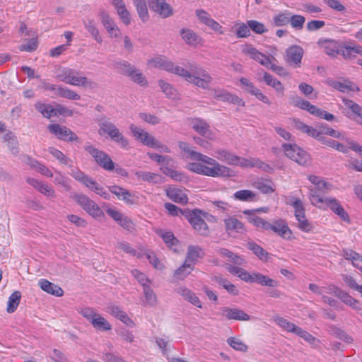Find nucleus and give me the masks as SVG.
<instances>
[{"instance_id":"obj_58","label":"nucleus","mask_w":362,"mask_h":362,"mask_svg":"<svg viewBox=\"0 0 362 362\" xmlns=\"http://www.w3.org/2000/svg\"><path fill=\"white\" fill-rule=\"evenodd\" d=\"M305 22V18L301 15H290L289 23L296 30H301Z\"/></svg>"},{"instance_id":"obj_48","label":"nucleus","mask_w":362,"mask_h":362,"mask_svg":"<svg viewBox=\"0 0 362 362\" xmlns=\"http://www.w3.org/2000/svg\"><path fill=\"white\" fill-rule=\"evenodd\" d=\"M83 25L92 37L99 43L102 42V37L100 35L99 30L96 28L93 20L88 19L83 21Z\"/></svg>"},{"instance_id":"obj_35","label":"nucleus","mask_w":362,"mask_h":362,"mask_svg":"<svg viewBox=\"0 0 362 362\" xmlns=\"http://www.w3.org/2000/svg\"><path fill=\"white\" fill-rule=\"evenodd\" d=\"M212 280L219 285L222 286L229 293L237 296L239 293L236 286L231 284L227 279L222 275L218 274L212 277Z\"/></svg>"},{"instance_id":"obj_8","label":"nucleus","mask_w":362,"mask_h":362,"mask_svg":"<svg viewBox=\"0 0 362 362\" xmlns=\"http://www.w3.org/2000/svg\"><path fill=\"white\" fill-rule=\"evenodd\" d=\"M84 149L94 158L95 161L101 168L109 171L114 170L115 163L106 153L96 148L90 144H86Z\"/></svg>"},{"instance_id":"obj_39","label":"nucleus","mask_w":362,"mask_h":362,"mask_svg":"<svg viewBox=\"0 0 362 362\" xmlns=\"http://www.w3.org/2000/svg\"><path fill=\"white\" fill-rule=\"evenodd\" d=\"M192 266H189L187 263H185L177 269L173 274V281H182L184 280L193 270Z\"/></svg>"},{"instance_id":"obj_51","label":"nucleus","mask_w":362,"mask_h":362,"mask_svg":"<svg viewBox=\"0 0 362 362\" xmlns=\"http://www.w3.org/2000/svg\"><path fill=\"white\" fill-rule=\"evenodd\" d=\"M255 60L260 63L262 65L273 71H278L283 70V68L273 64L269 57L261 52L259 53V54L257 56Z\"/></svg>"},{"instance_id":"obj_43","label":"nucleus","mask_w":362,"mask_h":362,"mask_svg":"<svg viewBox=\"0 0 362 362\" xmlns=\"http://www.w3.org/2000/svg\"><path fill=\"white\" fill-rule=\"evenodd\" d=\"M343 256L346 259L351 260L353 265L362 271V256L355 250H344Z\"/></svg>"},{"instance_id":"obj_53","label":"nucleus","mask_w":362,"mask_h":362,"mask_svg":"<svg viewBox=\"0 0 362 362\" xmlns=\"http://www.w3.org/2000/svg\"><path fill=\"white\" fill-rule=\"evenodd\" d=\"M54 182L56 185H60L66 191H70L71 189V187L70 185V180L64 176L63 174H62L60 172H56V174L54 177Z\"/></svg>"},{"instance_id":"obj_31","label":"nucleus","mask_w":362,"mask_h":362,"mask_svg":"<svg viewBox=\"0 0 362 362\" xmlns=\"http://www.w3.org/2000/svg\"><path fill=\"white\" fill-rule=\"evenodd\" d=\"M99 126V134L100 135L107 134L110 139L121 133L116 125L108 120L101 122Z\"/></svg>"},{"instance_id":"obj_9","label":"nucleus","mask_w":362,"mask_h":362,"mask_svg":"<svg viewBox=\"0 0 362 362\" xmlns=\"http://www.w3.org/2000/svg\"><path fill=\"white\" fill-rule=\"evenodd\" d=\"M193 130L208 141H214L218 139L216 131L211 129L210 125L203 119L194 118L190 122Z\"/></svg>"},{"instance_id":"obj_5","label":"nucleus","mask_w":362,"mask_h":362,"mask_svg":"<svg viewBox=\"0 0 362 362\" xmlns=\"http://www.w3.org/2000/svg\"><path fill=\"white\" fill-rule=\"evenodd\" d=\"M57 76L59 81L75 86L93 88L96 86L95 83L89 81L81 72L69 68L62 69Z\"/></svg>"},{"instance_id":"obj_63","label":"nucleus","mask_w":362,"mask_h":362,"mask_svg":"<svg viewBox=\"0 0 362 362\" xmlns=\"http://www.w3.org/2000/svg\"><path fill=\"white\" fill-rule=\"evenodd\" d=\"M159 86L162 89L163 92L170 98H174L176 95L175 89L168 83L164 81L163 80H160L158 81Z\"/></svg>"},{"instance_id":"obj_7","label":"nucleus","mask_w":362,"mask_h":362,"mask_svg":"<svg viewBox=\"0 0 362 362\" xmlns=\"http://www.w3.org/2000/svg\"><path fill=\"white\" fill-rule=\"evenodd\" d=\"M285 155L300 165H308L310 163L309 154L296 144H284L282 146Z\"/></svg>"},{"instance_id":"obj_12","label":"nucleus","mask_w":362,"mask_h":362,"mask_svg":"<svg viewBox=\"0 0 362 362\" xmlns=\"http://www.w3.org/2000/svg\"><path fill=\"white\" fill-rule=\"evenodd\" d=\"M98 15L109 36L112 38L121 37L122 33L114 20L110 17L109 13L105 10H101Z\"/></svg>"},{"instance_id":"obj_46","label":"nucleus","mask_w":362,"mask_h":362,"mask_svg":"<svg viewBox=\"0 0 362 362\" xmlns=\"http://www.w3.org/2000/svg\"><path fill=\"white\" fill-rule=\"evenodd\" d=\"M56 95L69 100H78L81 98V96L75 91L63 87H57Z\"/></svg>"},{"instance_id":"obj_38","label":"nucleus","mask_w":362,"mask_h":362,"mask_svg":"<svg viewBox=\"0 0 362 362\" xmlns=\"http://www.w3.org/2000/svg\"><path fill=\"white\" fill-rule=\"evenodd\" d=\"M337 298L346 305L350 306L354 310H361L359 303L357 300L351 296L346 291L341 290Z\"/></svg>"},{"instance_id":"obj_14","label":"nucleus","mask_w":362,"mask_h":362,"mask_svg":"<svg viewBox=\"0 0 362 362\" xmlns=\"http://www.w3.org/2000/svg\"><path fill=\"white\" fill-rule=\"evenodd\" d=\"M226 231L230 235L243 234L246 228L243 223L238 220L235 216H228L223 220Z\"/></svg>"},{"instance_id":"obj_24","label":"nucleus","mask_w":362,"mask_h":362,"mask_svg":"<svg viewBox=\"0 0 362 362\" xmlns=\"http://www.w3.org/2000/svg\"><path fill=\"white\" fill-rule=\"evenodd\" d=\"M308 179L313 185H315V187H309V190L310 188H313L316 191L317 194H320L318 192L327 193L329 191V185L326 182L322 177L313 175H308Z\"/></svg>"},{"instance_id":"obj_17","label":"nucleus","mask_w":362,"mask_h":362,"mask_svg":"<svg viewBox=\"0 0 362 362\" xmlns=\"http://www.w3.org/2000/svg\"><path fill=\"white\" fill-rule=\"evenodd\" d=\"M148 4L151 10L163 18H168L173 13L171 6L165 0H148Z\"/></svg>"},{"instance_id":"obj_15","label":"nucleus","mask_w":362,"mask_h":362,"mask_svg":"<svg viewBox=\"0 0 362 362\" xmlns=\"http://www.w3.org/2000/svg\"><path fill=\"white\" fill-rule=\"evenodd\" d=\"M220 314L228 320L248 321L250 319L248 314L238 308L222 307Z\"/></svg>"},{"instance_id":"obj_45","label":"nucleus","mask_w":362,"mask_h":362,"mask_svg":"<svg viewBox=\"0 0 362 362\" xmlns=\"http://www.w3.org/2000/svg\"><path fill=\"white\" fill-rule=\"evenodd\" d=\"M91 324L94 328L100 331L110 330L112 327L107 320L99 314L95 318H93Z\"/></svg>"},{"instance_id":"obj_36","label":"nucleus","mask_w":362,"mask_h":362,"mask_svg":"<svg viewBox=\"0 0 362 362\" xmlns=\"http://www.w3.org/2000/svg\"><path fill=\"white\" fill-rule=\"evenodd\" d=\"M286 203L293 207L296 218L298 217L303 218V216L305 215L303 203L299 198L292 196L289 197Z\"/></svg>"},{"instance_id":"obj_44","label":"nucleus","mask_w":362,"mask_h":362,"mask_svg":"<svg viewBox=\"0 0 362 362\" xmlns=\"http://www.w3.org/2000/svg\"><path fill=\"white\" fill-rule=\"evenodd\" d=\"M342 101L345 106L349 108L354 114L359 117V119L356 120V122L362 125V107L354 101L347 98H343Z\"/></svg>"},{"instance_id":"obj_56","label":"nucleus","mask_w":362,"mask_h":362,"mask_svg":"<svg viewBox=\"0 0 362 362\" xmlns=\"http://www.w3.org/2000/svg\"><path fill=\"white\" fill-rule=\"evenodd\" d=\"M290 13L285 11L275 15L273 18L274 23L276 26H284L289 23Z\"/></svg>"},{"instance_id":"obj_33","label":"nucleus","mask_w":362,"mask_h":362,"mask_svg":"<svg viewBox=\"0 0 362 362\" xmlns=\"http://www.w3.org/2000/svg\"><path fill=\"white\" fill-rule=\"evenodd\" d=\"M317 140L321 141L322 144H324L331 148H333L337 150L339 152L347 153L349 148V146H346L343 144H341L335 140L326 138L322 135V133L319 132V136L316 137Z\"/></svg>"},{"instance_id":"obj_4","label":"nucleus","mask_w":362,"mask_h":362,"mask_svg":"<svg viewBox=\"0 0 362 362\" xmlns=\"http://www.w3.org/2000/svg\"><path fill=\"white\" fill-rule=\"evenodd\" d=\"M183 216L185 217L191 224L194 230L202 235H206L209 233V228L205 220H210L214 218L208 213L195 209L193 210L185 209Z\"/></svg>"},{"instance_id":"obj_32","label":"nucleus","mask_w":362,"mask_h":362,"mask_svg":"<svg viewBox=\"0 0 362 362\" xmlns=\"http://www.w3.org/2000/svg\"><path fill=\"white\" fill-rule=\"evenodd\" d=\"M168 197L177 203L186 204L188 202V197L184 190L179 188H170L166 192Z\"/></svg>"},{"instance_id":"obj_54","label":"nucleus","mask_w":362,"mask_h":362,"mask_svg":"<svg viewBox=\"0 0 362 362\" xmlns=\"http://www.w3.org/2000/svg\"><path fill=\"white\" fill-rule=\"evenodd\" d=\"M233 196L234 198L238 200L249 202L252 201L255 199L256 194L251 190L242 189L235 192Z\"/></svg>"},{"instance_id":"obj_18","label":"nucleus","mask_w":362,"mask_h":362,"mask_svg":"<svg viewBox=\"0 0 362 362\" xmlns=\"http://www.w3.org/2000/svg\"><path fill=\"white\" fill-rule=\"evenodd\" d=\"M129 129L132 135L137 141H140L146 146L151 148L152 147L156 139L154 136L144 131L143 129L138 127L133 124H130Z\"/></svg>"},{"instance_id":"obj_55","label":"nucleus","mask_w":362,"mask_h":362,"mask_svg":"<svg viewBox=\"0 0 362 362\" xmlns=\"http://www.w3.org/2000/svg\"><path fill=\"white\" fill-rule=\"evenodd\" d=\"M157 234L162 238L163 240L167 244L168 247L175 245L177 240L174 236L173 233L170 231H165L163 230H158Z\"/></svg>"},{"instance_id":"obj_37","label":"nucleus","mask_w":362,"mask_h":362,"mask_svg":"<svg viewBox=\"0 0 362 362\" xmlns=\"http://www.w3.org/2000/svg\"><path fill=\"white\" fill-rule=\"evenodd\" d=\"M135 175L138 178L141 179L144 181L148 182L153 184L160 183L162 182V177L160 175L146 171H137Z\"/></svg>"},{"instance_id":"obj_19","label":"nucleus","mask_w":362,"mask_h":362,"mask_svg":"<svg viewBox=\"0 0 362 362\" xmlns=\"http://www.w3.org/2000/svg\"><path fill=\"white\" fill-rule=\"evenodd\" d=\"M212 95L214 98L223 102L235 104L239 106H244L245 102L238 95L232 94L223 89H213L211 90Z\"/></svg>"},{"instance_id":"obj_23","label":"nucleus","mask_w":362,"mask_h":362,"mask_svg":"<svg viewBox=\"0 0 362 362\" xmlns=\"http://www.w3.org/2000/svg\"><path fill=\"white\" fill-rule=\"evenodd\" d=\"M26 182L44 195L47 197L54 196V190L49 185L33 177H27Z\"/></svg>"},{"instance_id":"obj_47","label":"nucleus","mask_w":362,"mask_h":362,"mask_svg":"<svg viewBox=\"0 0 362 362\" xmlns=\"http://www.w3.org/2000/svg\"><path fill=\"white\" fill-rule=\"evenodd\" d=\"M35 107L46 118H50L53 116L54 107L50 104L39 101L35 104Z\"/></svg>"},{"instance_id":"obj_2","label":"nucleus","mask_w":362,"mask_h":362,"mask_svg":"<svg viewBox=\"0 0 362 362\" xmlns=\"http://www.w3.org/2000/svg\"><path fill=\"white\" fill-rule=\"evenodd\" d=\"M178 146L188 154L187 158L201 162L189 163L188 169L191 172L211 177H230L233 175L230 168L219 163L213 158L192 150L187 143L179 141Z\"/></svg>"},{"instance_id":"obj_64","label":"nucleus","mask_w":362,"mask_h":362,"mask_svg":"<svg viewBox=\"0 0 362 362\" xmlns=\"http://www.w3.org/2000/svg\"><path fill=\"white\" fill-rule=\"evenodd\" d=\"M250 30L257 34H262L267 31L264 25L259 21L255 20H250L247 22Z\"/></svg>"},{"instance_id":"obj_57","label":"nucleus","mask_w":362,"mask_h":362,"mask_svg":"<svg viewBox=\"0 0 362 362\" xmlns=\"http://www.w3.org/2000/svg\"><path fill=\"white\" fill-rule=\"evenodd\" d=\"M235 28V33L238 37L244 38L250 36V28L247 24L244 23H238L234 26Z\"/></svg>"},{"instance_id":"obj_1","label":"nucleus","mask_w":362,"mask_h":362,"mask_svg":"<svg viewBox=\"0 0 362 362\" xmlns=\"http://www.w3.org/2000/svg\"><path fill=\"white\" fill-rule=\"evenodd\" d=\"M148 64L181 76L187 82L202 89H209L213 79L207 71L196 64H188L187 67L189 70H187L175 65L165 57H157L149 60Z\"/></svg>"},{"instance_id":"obj_13","label":"nucleus","mask_w":362,"mask_h":362,"mask_svg":"<svg viewBox=\"0 0 362 362\" xmlns=\"http://www.w3.org/2000/svg\"><path fill=\"white\" fill-rule=\"evenodd\" d=\"M269 231H272L286 240L291 239L293 236V233L289 228L286 220L281 218L274 220L272 223L269 222L267 232Z\"/></svg>"},{"instance_id":"obj_59","label":"nucleus","mask_w":362,"mask_h":362,"mask_svg":"<svg viewBox=\"0 0 362 362\" xmlns=\"http://www.w3.org/2000/svg\"><path fill=\"white\" fill-rule=\"evenodd\" d=\"M160 170L162 171V173L163 174L166 175L167 176H169L170 177H171L173 180H174L175 181L180 182L185 178L183 173H180L179 171L175 170L173 169H171L168 167L160 168Z\"/></svg>"},{"instance_id":"obj_21","label":"nucleus","mask_w":362,"mask_h":362,"mask_svg":"<svg viewBox=\"0 0 362 362\" xmlns=\"http://www.w3.org/2000/svg\"><path fill=\"white\" fill-rule=\"evenodd\" d=\"M243 213L247 216L248 222L261 231H268L269 222L255 214V211L244 210Z\"/></svg>"},{"instance_id":"obj_26","label":"nucleus","mask_w":362,"mask_h":362,"mask_svg":"<svg viewBox=\"0 0 362 362\" xmlns=\"http://www.w3.org/2000/svg\"><path fill=\"white\" fill-rule=\"evenodd\" d=\"M108 312L115 318L121 320L124 324L132 326L133 321L129 317L126 312L122 310L119 306L110 305L107 307Z\"/></svg>"},{"instance_id":"obj_34","label":"nucleus","mask_w":362,"mask_h":362,"mask_svg":"<svg viewBox=\"0 0 362 362\" xmlns=\"http://www.w3.org/2000/svg\"><path fill=\"white\" fill-rule=\"evenodd\" d=\"M293 125L295 129L303 133H306L310 136L313 138L319 136V131L311 126L307 125L298 119H294L293 120Z\"/></svg>"},{"instance_id":"obj_25","label":"nucleus","mask_w":362,"mask_h":362,"mask_svg":"<svg viewBox=\"0 0 362 362\" xmlns=\"http://www.w3.org/2000/svg\"><path fill=\"white\" fill-rule=\"evenodd\" d=\"M38 285L42 290L53 296L61 297L64 294L62 288L46 279H40L38 282Z\"/></svg>"},{"instance_id":"obj_60","label":"nucleus","mask_w":362,"mask_h":362,"mask_svg":"<svg viewBox=\"0 0 362 362\" xmlns=\"http://www.w3.org/2000/svg\"><path fill=\"white\" fill-rule=\"evenodd\" d=\"M143 289L146 303L150 306L156 305L157 304V297L150 286H145Z\"/></svg>"},{"instance_id":"obj_52","label":"nucleus","mask_w":362,"mask_h":362,"mask_svg":"<svg viewBox=\"0 0 362 362\" xmlns=\"http://www.w3.org/2000/svg\"><path fill=\"white\" fill-rule=\"evenodd\" d=\"M274 322L279 326H280L281 328H283L284 329L288 332L296 333L297 329L298 328V326H296L293 323L288 322L286 319L281 317H275Z\"/></svg>"},{"instance_id":"obj_16","label":"nucleus","mask_w":362,"mask_h":362,"mask_svg":"<svg viewBox=\"0 0 362 362\" xmlns=\"http://www.w3.org/2000/svg\"><path fill=\"white\" fill-rule=\"evenodd\" d=\"M303 54V49L300 46L292 45L286 50V60L291 66L300 67Z\"/></svg>"},{"instance_id":"obj_49","label":"nucleus","mask_w":362,"mask_h":362,"mask_svg":"<svg viewBox=\"0 0 362 362\" xmlns=\"http://www.w3.org/2000/svg\"><path fill=\"white\" fill-rule=\"evenodd\" d=\"M83 209L93 218H98L103 215L102 209L93 200L88 202Z\"/></svg>"},{"instance_id":"obj_40","label":"nucleus","mask_w":362,"mask_h":362,"mask_svg":"<svg viewBox=\"0 0 362 362\" xmlns=\"http://www.w3.org/2000/svg\"><path fill=\"white\" fill-rule=\"evenodd\" d=\"M21 298V293L18 291L12 293L8 300L6 310L8 313H13L17 309Z\"/></svg>"},{"instance_id":"obj_62","label":"nucleus","mask_w":362,"mask_h":362,"mask_svg":"<svg viewBox=\"0 0 362 362\" xmlns=\"http://www.w3.org/2000/svg\"><path fill=\"white\" fill-rule=\"evenodd\" d=\"M134 6L136 8L137 13L141 21L144 22L146 21L149 16L146 1L139 2L134 4Z\"/></svg>"},{"instance_id":"obj_50","label":"nucleus","mask_w":362,"mask_h":362,"mask_svg":"<svg viewBox=\"0 0 362 362\" xmlns=\"http://www.w3.org/2000/svg\"><path fill=\"white\" fill-rule=\"evenodd\" d=\"M264 81L268 85L274 88L277 92L283 93L284 87L283 84L276 78H274L270 74L264 73Z\"/></svg>"},{"instance_id":"obj_6","label":"nucleus","mask_w":362,"mask_h":362,"mask_svg":"<svg viewBox=\"0 0 362 362\" xmlns=\"http://www.w3.org/2000/svg\"><path fill=\"white\" fill-rule=\"evenodd\" d=\"M71 176H72L76 180L84 185L90 190L95 192L98 195L101 196L105 199H110V196L109 193L105 189L104 187L100 186L95 180L92 177L85 175L78 168H73L70 172Z\"/></svg>"},{"instance_id":"obj_42","label":"nucleus","mask_w":362,"mask_h":362,"mask_svg":"<svg viewBox=\"0 0 362 362\" xmlns=\"http://www.w3.org/2000/svg\"><path fill=\"white\" fill-rule=\"evenodd\" d=\"M258 168L263 170L265 172H271L272 168V167L262 162V160L257 158H245V162L243 163V168Z\"/></svg>"},{"instance_id":"obj_22","label":"nucleus","mask_w":362,"mask_h":362,"mask_svg":"<svg viewBox=\"0 0 362 362\" xmlns=\"http://www.w3.org/2000/svg\"><path fill=\"white\" fill-rule=\"evenodd\" d=\"M176 293L181 296L184 300L193 305L202 308V304L197 295L189 288L185 286H180L176 288Z\"/></svg>"},{"instance_id":"obj_3","label":"nucleus","mask_w":362,"mask_h":362,"mask_svg":"<svg viewBox=\"0 0 362 362\" xmlns=\"http://www.w3.org/2000/svg\"><path fill=\"white\" fill-rule=\"evenodd\" d=\"M309 199L313 206L323 209H325L326 207L329 208L338 215L341 220L348 223L350 221L348 214L337 199L333 197L324 198L320 194H317L314 189L310 188Z\"/></svg>"},{"instance_id":"obj_61","label":"nucleus","mask_w":362,"mask_h":362,"mask_svg":"<svg viewBox=\"0 0 362 362\" xmlns=\"http://www.w3.org/2000/svg\"><path fill=\"white\" fill-rule=\"evenodd\" d=\"M228 344L235 350L245 352L247 350V346L240 339L230 337L227 339Z\"/></svg>"},{"instance_id":"obj_41","label":"nucleus","mask_w":362,"mask_h":362,"mask_svg":"<svg viewBox=\"0 0 362 362\" xmlns=\"http://www.w3.org/2000/svg\"><path fill=\"white\" fill-rule=\"evenodd\" d=\"M256 282L262 286L275 287L278 285L275 280L258 272H253V283Z\"/></svg>"},{"instance_id":"obj_11","label":"nucleus","mask_w":362,"mask_h":362,"mask_svg":"<svg viewBox=\"0 0 362 362\" xmlns=\"http://www.w3.org/2000/svg\"><path fill=\"white\" fill-rule=\"evenodd\" d=\"M215 158L228 165H236L243 168L245 158L240 157L225 148H218L215 151Z\"/></svg>"},{"instance_id":"obj_28","label":"nucleus","mask_w":362,"mask_h":362,"mask_svg":"<svg viewBox=\"0 0 362 362\" xmlns=\"http://www.w3.org/2000/svg\"><path fill=\"white\" fill-rule=\"evenodd\" d=\"M180 35L185 43L190 46H197L202 41V37L190 29H182Z\"/></svg>"},{"instance_id":"obj_20","label":"nucleus","mask_w":362,"mask_h":362,"mask_svg":"<svg viewBox=\"0 0 362 362\" xmlns=\"http://www.w3.org/2000/svg\"><path fill=\"white\" fill-rule=\"evenodd\" d=\"M317 43L327 55L335 57L340 52L341 44L334 40L320 38Z\"/></svg>"},{"instance_id":"obj_30","label":"nucleus","mask_w":362,"mask_h":362,"mask_svg":"<svg viewBox=\"0 0 362 362\" xmlns=\"http://www.w3.org/2000/svg\"><path fill=\"white\" fill-rule=\"evenodd\" d=\"M110 191L117 196L119 199H121L128 204L134 203L132 199V196L129 191L117 185H113L109 187Z\"/></svg>"},{"instance_id":"obj_10","label":"nucleus","mask_w":362,"mask_h":362,"mask_svg":"<svg viewBox=\"0 0 362 362\" xmlns=\"http://www.w3.org/2000/svg\"><path fill=\"white\" fill-rule=\"evenodd\" d=\"M47 129L52 134L59 140L71 142L78 139L77 135L66 126L52 124L47 126Z\"/></svg>"},{"instance_id":"obj_27","label":"nucleus","mask_w":362,"mask_h":362,"mask_svg":"<svg viewBox=\"0 0 362 362\" xmlns=\"http://www.w3.org/2000/svg\"><path fill=\"white\" fill-rule=\"evenodd\" d=\"M253 186L264 194H270L275 191L274 183L269 179L258 178L253 182Z\"/></svg>"},{"instance_id":"obj_29","label":"nucleus","mask_w":362,"mask_h":362,"mask_svg":"<svg viewBox=\"0 0 362 362\" xmlns=\"http://www.w3.org/2000/svg\"><path fill=\"white\" fill-rule=\"evenodd\" d=\"M339 54L346 59H352L356 57V54L362 56V46L341 45Z\"/></svg>"}]
</instances>
